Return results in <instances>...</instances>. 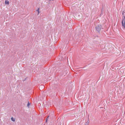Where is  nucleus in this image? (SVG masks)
<instances>
[{
	"mask_svg": "<svg viewBox=\"0 0 125 125\" xmlns=\"http://www.w3.org/2000/svg\"><path fill=\"white\" fill-rule=\"evenodd\" d=\"M122 15H123V17H122L123 20H122V21H123L124 20H125V14H124V13L123 12Z\"/></svg>",
	"mask_w": 125,
	"mask_h": 125,
	"instance_id": "2",
	"label": "nucleus"
},
{
	"mask_svg": "<svg viewBox=\"0 0 125 125\" xmlns=\"http://www.w3.org/2000/svg\"><path fill=\"white\" fill-rule=\"evenodd\" d=\"M78 70V71H79V70Z\"/></svg>",
	"mask_w": 125,
	"mask_h": 125,
	"instance_id": "11",
	"label": "nucleus"
},
{
	"mask_svg": "<svg viewBox=\"0 0 125 125\" xmlns=\"http://www.w3.org/2000/svg\"><path fill=\"white\" fill-rule=\"evenodd\" d=\"M95 29L97 32L100 33V31L102 29V26L101 25H98L95 27Z\"/></svg>",
	"mask_w": 125,
	"mask_h": 125,
	"instance_id": "1",
	"label": "nucleus"
},
{
	"mask_svg": "<svg viewBox=\"0 0 125 125\" xmlns=\"http://www.w3.org/2000/svg\"><path fill=\"white\" fill-rule=\"evenodd\" d=\"M102 13H103V10H101V14Z\"/></svg>",
	"mask_w": 125,
	"mask_h": 125,
	"instance_id": "9",
	"label": "nucleus"
},
{
	"mask_svg": "<svg viewBox=\"0 0 125 125\" xmlns=\"http://www.w3.org/2000/svg\"><path fill=\"white\" fill-rule=\"evenodd\" d=\"M123 12H124V13H125V11H123Z\"/></svg>",
	"mask_w": 125,
	"mask_h": 125,
	"instance_id": "10",
	"label": "nucleus"
},
{
	"mask_svg": "<svg viewBox=\"0 0 125 125\" xmlns=\"http://www.w3.org/2000/svg\"><path fill=\"white\" fill-rule=\"evenodd\" d=\"M39 9H40V8H38V9L36 10V11L38 12V14H39V13H40L39 10Z\"/></svg>",
	"mask_w": 125,
	"mask_h": 125,
	"instance_id": "6",
	"label": "nucleus"
},
{
	"mask_svg": "<svg viewBox=\"0 0 125 125\" xmlns=\"http://www.w3.org/2000/svg\"><path fill=\"white\" fill-rule=\"evenodd\" d=\"M5 3L6 4H8V5H9V1L8 0H5Z\"/></svg>",
	"mask_w": 125,
	"mask_h": 125,
	"instance_id": "4",
	"label": "nucleus"
},
{
	"mask_svg": "<svg viewBox=\"0 0 125 125\" xmlns=\"http://www.w3.org/2000/svg\"><path fill=\"white\" fill-rule=\"evenodd\" d=\"M122 25L123 26L125 29V20H124V23L123 22V21L122 22Z\"/></svg>",
	"mask_w": 125,
	"mask_h": 125,
	"instance_id": "3",
	"label": "nucleus"
},
{
	"mask_svg": "<svg viewBox=\"0 0 125 125\" xmlns=\"http://www.w3.org/2000/svg\"><path fill=\"white\" fill-rule=\"evenodd\" d=\"M48 117H49V116H48V117H47V118L46 119V121H47V119H48Z\"/></svg>",
	"mask_w": 125,
	"mask_h": 125,
	"instance_id": "8",
	"label": "nucleus"
},
{
	"mask_svg": "<svg viewBox=\"0 0 125 125\" xmlns=\"http://www.w3.org/2000/svg\"><path fill=\"white\" fill-rule=\"evenodd\" d=\"M11 120L13 122H15V119L13 118V117H12L11 118Z\"/></svg>",
	"mask_w": 125,
	"mask_h": 125,
	"instance_id": "5",
	"label": "nucleus"
},
{
	"mask_svg": "<svg viewBox=\"0 0 125 125\" xmlns=\"http://www.w3.org/2000/svg\"><path fill=\"white\" fill-rule=\"evenodd\" d=\"M30 104H29V102L28 103V104H27V106L29 107Z\"/></svg>",
	"mask_w": 125,
	"mask_h": 125,
	"instance_id": "7",
	"label": "nucleus"
}]
</instances>
